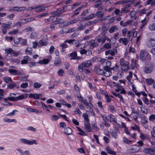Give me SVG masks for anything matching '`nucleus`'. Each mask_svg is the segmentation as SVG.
Here are the masks:
<instances>
[{"label":"nucleus","mask_w":155,"mask_h":155,"mask_svg":"<svg viewBox=\"0 0 155 155\" xmlns=\"http://www.w3.org/2000/svg\"><path fill=\"white\" fill-rule=\"evenodd\" d=\"M64 73V71L62 69H60L58 71V74L60 76H63V74Z\"/></svg>","instance_id":"obj_49"},{"label":"nucleus","mask_w":155,"mask_h":155,"mask_svg":"<svg viewBox=\"0 0 155 155\" xmlns=\"http://www.w3.org/2000/svg\"><path fill=\"white\" fill-rule=\"evenodd\" d=\"M101 2L102 1L101 0H98L97 1L95 2L96 4L94 5L95 7L97 8L99 6L101 5H102Z\"/></svg>","instance_id":"obj_36"},{"label":"nucleus","mask_w":155,"mask_h":155,"mask_svg":"<svg viewBox=\"0 0 155 155\" xmlns=\"http://www.w3.org/2000/svg\"><path fill=\"white\" fill-rule=\"evenodd\" d=\"M30 60V58L28 56L24 57V59L21 61V64H26L28 63V61Z\"/></svg>","instance_id":"obj_19"},{"label":"nucleus","mask_w":155,"mask_h":155,"mask_svg":"<svg viewBox=\"0 0 155 155\" xmlns=\"http://www.w3.org/2000/svg\"><path fill=\"white\" fill-rule=\"evenodd\" d=\"M65 43L64 42V43L61 44L60 45V46L62 47V49L66 48L68 47L67 44Z\"/></svg>","instance_id":"obj_64"},{"label":"nucleus","mask_w":155,"mask_h":155,"mask_svg":"<svg viewBox=\"0 0 155 155\" xmlns=\"http://www.w3.org/2000/svg\"><path fill=\"white\" fill-rule=\"evenodd\" d=\"M33 31V29L32 28L28 27L26 28L25 29H24L23 30V31L25 32H29V31Z\"/></svg>","instance_id":"obj_42"},{"label":"nucleus","mask_w":155,"mask_h":155,"mask_svg":"<svg viewBox=\"0 0 155 155\" xmlns=\"http://www.w3.org/2000/svg\"><path fill=\"white\" fill-rule=\"evenodd\" d=\"M12 94H10V100L15 101L18 100L23 99L25 98V97L24 95H22L19 96L17 97H12L11 95Z\"/></svg>","instance_id":"obj_8"},{"label":"nucleus","mask_w":155,"mask_h":155,"mask_svg":"<svg viewBox=\"0 0 155 155\" xmlns=\"http://www.w3.org/2000/svg\"><path fill=\"white\" fill-rule=\"evenodd\" d=\"M131 3L125 5L124 8L121 9V13H122V14H125L130 11L131 9Z\"/></svg>","instance_id":"obj_3"},{"label":"nucleus","mask_w":155,"mask_h":155,"mask_svg":"<svg viewBox=\"0 0 155 155\" xmlns=\"http://www.w3.org/2000/svg\"><path fill=\"white\" fill-rule=\"evenodd\" d=\"M111 68L108 66H105L104 68V69L105 71H111Z\"/></svg>","instance_id":"obj_55"},{"label":"nucleus","mask_w":155,"mask_h":155,"mask_svg":"<svg viewBox=\"0 0 155 155\" xmlns=\"http://www.w3.org/2000/svg\"><path fill=\"white\" fill-rule=\"evenodd\" d=\"M32 49L31 48H27L25 51V52L27 54H28L27 52L28 53V54H31L32 53Z\"/></svg>","instance_id":"obj_41"},{"label":"nucleus","mask_w":155,"mask_h":155,"mask_svg":"<svg viewBox=\"0 0 155 155\" xmlns=\"http://www.w3.org/2000/svg\"><path fill=\"white\" fill-rule=\"evenodd\" d=\"M148 28L150 31H155V23L150 24L148 26Z\"/></svg>","instance_id":"obj_23"},{"label":"nucleus","mask_w":155,"mask_h":155,"mask_svg":"<svg viewBox=\"0 0 155 155\" xmlns=\"http://www.w3.org/2000/svg\"><path fill=\"white\" fill-rule=\"evenodd\" d=\"M6 15V13H0V21L3 19V17L5 16Z\"/></svg>","instance_id":"obj_56"},{"label":"nucleus","mask_w":155,"mask_h":155,"mask_svg":"<svg viewBox=\"0 0 155 155\" xmlns=\"http://www.w3.org/2000/svg\"><path fill=\"white\" fill-rule=\"evenodd\" d=\"M49 61L48 59H44L43 60H40L38 62L39 64H48Z\"/></svg>","instance_id":"obj_29"},{"label":"nucleus","mask_w":155,"mask_h":155,"mask_svg":"<svg viewBox=\"0 0 155 155\" xmlns=\"http://www.w3.org/2000/svg\"><path fill=\"white\" fill-rule=\"evenodd\" d=\"M131 22V20H128L126 22L124 23L123 21H121L120 22V24L121 26L124 27L130 24Z\"/></svg>","instance_id":"obj_24"},{"label":"nucleus","mask_w":155,"mask_h":155,"mask_svg":"<svg viewBox=\"0 0 155 155\" xmlns=\"http://www.w3.org/2000/svg\"><path fill=\"white\" fill-rule=\"evenodd\" d=\"M83 116L84 117L86 122H89L90 120L88 118V115L85 114H84Z\"/></svg>","instance_id":"obj_40"},{"label":"nucleus","mask_w":155,"mask_h":155,"mask_svg":"<svg viewBox=\"0 0 155 155\" xmlns=\"http://www.w3.org/2000/svg\"><path fill=\"white\" fill-rule=\"evenodd\" d=\"M119 42L121 43L122 42V43L124 45H126L128 43V39L127 38H121L119 39Z\"/></svg>","instance_id":"obj_18"},{"label":"nucleus","mask_w":155,"mask_h":155,"mask_svg":"<svg viewBox=\"0 0 155 155\" xmlns=\"http://www.w3.org/2000/svg\"><path fill=\"white\" fill-rule=\"evenodd\" d=\"M10 54H13L14 56H17L18 54V53L16 51H15L10 48Z\"/></svg>","instance_id":"obj_34"},{"label":"nucleus","mask_w":155,"mask_h":155,"mask_svg":"<svg viewBox=\"0 0 155 155\" xmlns=\"http://www.w3.org/2000/svg\"><path fill=\"white\" fill-rule=\"evenodd\" d=\"M19 41H20L21 45H25L27 44V39H23L21 38H20Z\"/></svg>","instance_id":"obj_27"},{"label":"nucleus","mask_w":155,"mask_h":155,"mask_svg":"<svg viewBox=\"0 0 155 155\" xmlns=\"http://www.w3.org/2000/svg\"><path fill=\"white\" fill-rule=\"evenodd\" d=\"M77 21L76 19H74L72 20H71L70 21H69L67 22V25H70L71 24H73L74 23H75L77 22Z\"/></svg>","instance_id":"obj_51"},{"label":"nucleus","mask_w":155,"mask_h":155,"mask_svg":"<svg viewBox=\"0 0 155 155\" xmlns=\"http://www.w3.org/2000/svg\"><path fill=\"white\" fill-rule=\"evenodd\" d=\"M38 6L40 7L38 8H37L36 10V12H42L43 11H44L46 9V8H47V7H44L43 5H39Z\"/></svg>","instance_id":"obj_17"},{"label":"nucleus","mask_w":155,"mask_h":155,"mask_svg":"<svg viewBox=\"0 0 155 155\" xmlns=\"http://www.w3.org/2000/svg\"><path fill=\"white\" fill-rule=\"evenodd\" d=\"M61 62V60L60 59H58L55 61L54 63V64L56 66H58L60 63Z\"/></svg>","instance_id":"obj_62"},{"label":"nucleus","mask_w":155,"mask_h":155,"mask_svg":"<svg viewBox=\"0 0 155 155\" xmlns=\"http://www.w3.org/2000/svg\"><path fill=\"white\" fill-rule=\"evenodd\" d=\"M140 58L142 60H150V55L146 51H141L140 53Z\"/></svg>","instance_id":"obj_1"},{"label":"nucleus","mask_w":155,"mask_h":155,"mask_svg":"<svg viewBox=\"0 0 155 155\" xmlns=\"http://www.w3.org/2000/svg\"><path fill=\"white\" fill-rule=\"evenodd\" d=\"M147 46L149 48H151L155 46V39L149 38L147 41Z\"/></svg>","instance_id":"obj_6"},{"label":"nucleus","mask_w":155,"mask_h":155,"mask_svg":"<svg viewBox=\"0 0 155 155\" xmlns=\"http://www.w3.org/2000/svg\"><path fill=\"white\" fill-rule=\"evenodd\" d=\"M18 29H15L13 30L12 31L10 32V34H16L17 33H18Z\"/></svg>","instance_id":"obj_61"},{"label":"nucleus","mask_w":155,"mask_h":155,"mask_svg":"<svg viewBox=\"0 0 155 155\" xmlns=\"http://www.w3.org/2000/svg\"><path fill=\"white\" fill-rule=\"evenodd\" d=\"M25 8L23 7L18 8L17 7H14L10 9V11H21L24 10Z\"/></svg>","instance_id":"obj_16"},{"label":"nucleus","mask_w":155,"mask_h":155,"mask_svg":"<svg viewBox=\"0 0 155 155\" xmlns=\"http://www.w3.org/2000/svg\"><path fill=\"white\" fill-rule=\"evenodd\" d=\"M72 132V130L71 128L68 127L64 129V133L67 135L71 134Z\"/></svg>","instance_id":"obj_20"},{"label":"nucleus","mask_w":155,"mask_h":155,"mask_svg":"<svg viewBox=\"0 0 155 155\" xmlns=\"http://www.w3.org/2000/svg\"><path fill=\"white\" fill-rule=\"evenodd\" d=\"M104 76L106 77H108L111 75L112 72L111 71H105L104 72Z\"/></svg>","instance_id":"obj_44"},{"label":"nucleus","mask_w":155,"mask_h":155,"mask_svg":"<svg viewBox=\"0 0 155 155\" xmlns=\"http://www.w3.org/2000/svg\"><path fill=\"white\" fill-rule=\"evenodd\" d=\"M106 149L107 151V152L110 154L113 155H115L116 154V153L115 152L113 151L109 147H107L106 148Z\"/></svg>","instance_id":"obj_21"},{"label":"nucleus","mask_w":155,"mask_h":155,"mask_svg":"<svg viewBox=\"0 0 155 155\" xmlns=\"http://www.w3.org/2000/svg\"><path fill=\"white\" fill-rule=\"evenodd\" d=\"M35 19L33 18H26L23 19V20L25 21V23H26L28 22H30L34 20H35Z\"/></svg>","instance_id":"obj_39"},{"label":"nucleus","mask_w":155,"mask_h":155,"mask_svg":"<svg viewBox=\"0 0 155 155\" xmlns=\"http://www.w3.org/2000/svg\"><path fill=\"white\" fill-rule=\"evenodd\" d=\"M54 50V47L53 46H51L49 49V52L50 54H52L53 53Z\"/></svg>","instance_id":"obj_60"},{"label":"nucleus","mask_w":155,"mask_h":155,"mask_svg":"<svg viewBox=\"0 0 155 155\" xmlns=\"http://www.w3.org/2000/svg\"><path fill=\"white\" fill-rule=\"evenodd\" d=\"M3 92L4 90L2 89H0V100H2V98L3 97Z\"/></svg>","instance_id":"obj_58"},{"label":"nucleus","mask_w":155,"mask_h":155,"mask_svg":"<svg viewBox=\"0 0 155 155\" xmlns=\"http://www.w3.org/2000/svg\"><path fill=\"white\" fill-rule=\"evenodd\" d=\"M108 120L110 122L114 121L115 123L117 124V119L112 114L110 115Z\"/></svg>","instance_id":"obj_22"},{"label":"nucleus","mask_w":155,"mask_h":155,"mask_svg":"<svg viewBox=\"0 0 155 155\" xmlns=\"http://www.w3.org/2000/svg\"><path fill=\"white\" fill-rule=\"evenodd\" d=\"M84 122L85 129L86 130H87L88 132H91L92 129L91 128L90 123H89V122Z\"/></svg>","instance_id":"obj_12"},{"label":"nucleus","mask_w":155,"mask_h":155,"mask_svg":"<svg viewBox=\"0 0 155 155\" xmlns=\"http://www.w3.org/2000/svg\"><path fill=\"white\" fill-rule=\"evenodd\" d=\"M155 119V115L152 114L150 115L149 117V120L151 121H153Z\"/></svg>","instance_id":"obj_53"},{"label":"nucleus","mask_w":155,"mask_h":155,"mask_svg":"<svg viewBox=\"0 0 155 155\" xmlns=\"http://www.w3.org/2000/svg\"><path fill=\"white\" fill-rule=\"evenodd\" d=\"M10 25L8 23H3L2 24L1 27L2 28V32L3 34H5L6 33L7 30L8 29Z\"/></svg>","instance_id":"obj_5"},{"label":"nucleus","mask_w":155,"mask_h":155,"mask_svg":"<svg viewBox=\"0 0 155 155\" xmlns=\"http://www.w3.org/2000/svg\"><path fill=\"white\" fill-rule=\"evenodd\" d=\"M76 56H77V54L76 51L73 52L69 54V56L72 57L70 59L71 60L75 59Z\"/></svg>","instance_id":"obj_26"},{"label":"nucleus","mask_w":155,"mask_h":155,"mask_svg":"<svg viewBox=\"0 0 155 155\" xmlns=\"http://www.w3.org/2000/svg\"><path fill=\"white\" fill-rule=\"evenodd\" d=\"M20 141L23 143L28 144V140L25 139H21L20 140Z\"/></svg>","instance_id":"obj_54"},{"label":"nucleus","mask_w":155,"mask_h":155,"mask_svg":"<svg viewBox=\"0 0 155 155\" xmlns=\"http://www.w3.org/2000/svg\"><path fill=\"white\" fill-rule=\"evenodd\" d=\"M96 72L99 75H102L104 74V71L102 69L97 68L96 69Z\"/></svg>","instance_id":"obj_28"},{"label":"nucleus","mask_w":155,"mask_h":155,"mask_svg":"<svg viewBox=\"0 0 155 155\" xmlns=\"http://www.w3.org/2000/svg\"><path fill=\"white\" fill-rule=\"evenodd\" d=\"M84 67L88 68L92 65V64L91 60L85 61L82 63Z\"/></svg>","instance_id":"obj_10"},{"label":"nucleus","mask_w":155,"mask_h":155,"mask_svg":"<svg viewBox=\"0 0 155 155\" xmlns=\"http://www.w3.org/2000/svg\"><path fill=\"white\" fill-rule=\"evenodd\" d=\"M42 84L37 82H35L34 84V87L35 88H38L41 87Z\"/></svg>","instance_id":"obj_37"},{"label":"nucleus","mask_w":155,"mask_h":155,"mask_svg":"<svg viewBox=\"0 0 155 155\" xmlns=\"http://www.w3.org/2000/svg\"><path fill=\"white\" fill-rule=\"evenodd\" d=\"M84 67V65L82 63L78 67V71L81 72H82L83 71V68Z\"/></svg>","instance_id":"obj_43"},{"label":"nucleus","mask_w":155,"mask_h":155,"mask_svg":"<svg viewBox=\"0 0 155 155\" xmlns=\"http://www.w3.org/2000/svg\"><path fill=\"white\" fill-rule=\"evenodd\" d=\"M129 62L127 61H126L124 62V65L123 66V67H124V66L125 67V68H124V69H123L124 68L121 67V68L122 70H123V71H124L127 70L129 68Z\"/></svg>","instance_id":"obj_25"},{"label":"nucleus","mask_w":155,"mask_h":155,"mask_svg":"<svg viewBox=\"0 0 155 155\" xmlns=\"http://www.w3.org/2000/svg\"><path fill=\"white\" fill-rule=\"evenodd\" d=\"M63 8L62 7L59 8L57 10L50 12L51 14H59V16L61 15L62 13L64 11Z\"/></svg>","instance_id":"obj_7"},{"label":"nucleus","mask_w":155,"mask_h":155,"mask_svg":"<svg viewBox=\"0 0 155 155\" xmlns=\"http://www.w3.org/2000/svg\"><path fill=\"white\" fill-rule=\"evenodd\" d=\"M110 54L112 56H114L115 54V53L117 52L116 48H113V50L110 49Z\"/></svg>","instance_id":"obj_30"},{"label":"nucleus","mask_w":155,"mask_h":155,"mask_svg":"<svg viewBox=\"0 0 155 155\" xmlns=\"http://www.w3.org/2000/svg\"><path fill=\"white\" fill-rule=\"evenodd\" d=\"M34 144L36 145L38 144L37 143L35 140H28V144L32 145Z\"/></svg>","instance_id":"obj_38"},{"label":"nucleus","mask_w":155,"mask_h":155,"mask_svg":"<svg viewBox=\"0 0 155 155\" xmlns=\"http://www.w3.org/2000/svg\"><path fill=\"white\" fill-rule=\"evenodd\" d=\"M4 100L5 103L3 104L4 105L8 106L10 105V103L7 102V100H10V97H8L7 98H4Z\"/></svg>","instance_id":"obj_33"},{"label":"nucleus","mask_w":155,"mask_h":155,"mask_svg":"<svg viewBox=\"0 0 155 155\" xmlns=\"http://www.w3.org/2000/svg\"><path fill=\"white\" fill-rule=\"evenodd\" d=\"M35 96H34V98L36 99H39L40 97H42V95L41 94H35Z\"/></svg>","instance_id":"obj_47"},{"label":"nucleus","mask_w":155,"mask_h":155,"mask_svg":"<svg viewBox=\"0 0 155 155\" xmlns=\"http://www.w3.org/2000/svg\"><path fill=\"white\" fill-rule=\"evenodd\" d=\"M10 73L11 74L19 76L21 74L22 71H18L15 69H10Z\"/></svg>","instance_id":"obj_9"},{"label":"nucleus","mask_w":155,"mask_h":155,"mask_svg":"<svg viewBox=\"0 0 155 155\" xmlns=\"http://www.w3.org/2000/svg\"><path fill=\"white\" fill-rule=\"evenodd\" d=\"M59 118V117L55 115H54L51 116V119L54 121L56 120Z\"/></svg>","instance_id":"obj_59"},{"label":"nucleus","mask_w":155,"mask_h":155,"mask_svg":"<svg viewBox=\"0 0 155 155\" xmlns=\"http://www.w3.org/2000/svg\"><path fill=\"white\" fill-rule=\"evenodd\" d=\"M154 67L153 64L148 63L146 64L144 71L146 74L150 73L153 71Z\"/></svg>","instance_id":"obj_2"},{"label":"nucleus","mask_w":155,"mask_h":155,"mask_svg":"<svg viewBox=\"0 0 155 155\" xmlns=\"http://www.w3.org/2000/svg\"><path fill=\"white\" fill-rule=\"evenodd\" d=\"M39 43L41 45H47V42L42 40H40L39 42Z\"/></svg>","instance_id":"obj_52"},{"label":"nucleus","mask_w":155,"mask_h":155,"mask_svg":"<svg viewBox=\"0 0 155 155\" xmlns=\"http://www.w3.org/2000/svg\"><path fill=\"white\" fill-rule=\"evenodd\" d=\"M111 134L112 136L115 139H116L117 136V133L114 131H112L111 133Z\"/></svg>","instance_id":"obj_50"},{"label":"nucleus","mask_w":155,"mask_h":155,"mask_svg":"<svg viewBox=\"0 0 155 155\" xmlns=\"http://www.w3.org/2000/svg\"><path fill=\"white\" fill-rule=\"evenodd\" d=\"M37 35V34L36 32H32L31 34L30 37L31 39H33L36 37Z\"/></svg>","instance_id":"obj_46"},{"label":"nucleus","mask_w":155,"mask_h":155,"mask_svg":"<svg viewBox=\"0 0 155 155\" xmlns=\"http://www.w3.org/2000/svg\"><path fill=\"white\" fill-rule=\"evenodd\" d=\"M114 12L117 15L121 16L122 15V13H121V11H120L119 9H116Z\"/></svg>","instance_id":"obj_31"},{"label":"nucleus","mask_w":155,"mask_h":155,"mask_svg":"<svg viewBox=\"0 0 155 155\" xmlns=\"http://www.w3.org/2000/svg\"><path fill=\"white\" fill-rule=\"evenodd\" d=\"M111 45L110 44H109L108 43H106L104 45L103 47L105 48L108 49L111 48Z\"/></svg>","instance_id":"obj_48"},{"label":"nucleus","mask_w":155,"mask_h":155,"mask_svg":"<svg viewBox=\"0 0 155 155\" xmlns=\"http://www.w3.org/2000/svg\"><path fill=\"white\" fill-rule=\"evenodd\" d=\"M10 62H12L15 63H20V60L18 59H10Z\"/></svg>","instance_id":"obj_45"},{"label":"nucleus","mask_w":155,"mask_h":155,"mask_svg":"<svg viewBox=\"0 0 155 155\" xmlns=\"http://www.w3.org/2000/svg\"><path fill=\"white\" fill-rule=\"evenodd\" d=\"M146 81L148 84L151 85L154 82V81L151 78L147 79Z\"/></svg>","instance_id":"obj_35"},{"label":"nucleus","mask_w":155,"mask_h":155,"mask_svg":"<svg viewBox=\"0 0 155 155\" xmlns=\"http://www.w3.org/2000/svg\"><path fill=\"white\" fill-rule=\"evenodd\" d=\"M95 40H96L98 42H100L101 41V36L100 35L97 36L96 37Z\"/></svg>","instance_id":"obj_63"},{"label":"nucleus","mask_w":155,"mask_h":155,"mask_svg":"<svg viewBox=\"0 0 155 155\" xmlns=\"http://www.w3.org/2000/svg\"><path fill=\"white\" fill-rule=\"evenodd\" d=\"M140 149V147L138 145H135L133 146L131 150L133 153H136L138 152Z\"/></svg>","instance_id":"obj_13"},{"label":"nucleus","mask_w":155,"mask_h":155,"mask_svg":"<svg viewBox=\"0 0 155 155\" xmlns=\"http://www.w3.org/2000/svg\"><path fill=\"white\" fill-rule=\"evenodd\" d=\"M89 43H90V48H93L94 47H97L99 45L96 42H94V41H89Z\"/></svg>","instance_id":"obj_15"},{"label":"nucleus","mask_w":155,"mask_h":155,"mask_svg":"<svg viewBox=\"0 0 155 155\" xmlns=\"http://www.w3.org/2000/svg\"><path fill=\"white\" fill-rule=\"evenodd\" d=\"M28 86V84L27 82L23 83L21 85V87L22 88H26Z\"/></svg>","instance_id":"obj_57"},{"label":"nucleus","mask_w":155,"mask_h":155,"mask_svg":"<svg viewBox=\"0 0 155 155\" xmlns=\"http://www.w3.org/2000/svg\"><path fill=\"white\" fill-rule=\"evenodd\" d=\"M78 28L77 29V31H79L82 30H83L85 28V26H84V24L81 22H79L77 24Z\"/></svg>","instance_id":"obj_14"},{"label":"nucleus","mask_w":155,"mask_h":155,"mask_svg":"<svg viewBox=\"0 0 155 155\" xmlns=\"http://www.w3.org/2000/svg\"><path fill=\"white\" fill-rule=\"evenodd\" d=\"M143 152L144 153H148L152 155H155V148H145Z\"/></svg>","instance_id":"obj_4"},{"label":"nucleus","mask_w":155,"mask_h":155,"mask_svg":"<svg viewBox=\"0 0 155 155\" xmlns=\"http://www.w3.org/2000/svg\"><path fill=\"white\" fill-rule=\"evenodd\" d=\"M118 30L117 27L115 26H114L110 28L109 30V31L110 33H112L115 30Z\"/></svg>","instance_id":"obj_32"},{"label":"nucleus","mask_w":155,"mask_h":155,"mask_svg":"<svg viewBox=\"0 0 155 155\" xmlns=\"http://www.w3.org/2000/svg\"><path fill=\"white\" fill-rule=\"evenodd\" d=\"M53 16H51L49 18L45 19V20L44 22L46 23H48L49 21H52L53 20V18L55 17H59V14H53Z\"/></svg>","instance_id":"obj_11"}]
</instances>
